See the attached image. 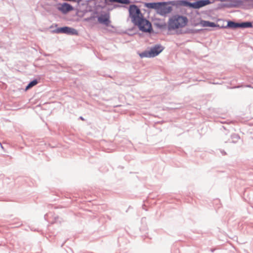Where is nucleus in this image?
<instances>
[{"instance_id":"obj_1","label":"nucleus","mask_w":253,"mask_h":253,"mask_svg":"<svg viewBox=\"0 0 253 253\" xmlns=\"http://www.w3.org/2000/svg\"><path fill=\"white\" fill-rule=\"evenodd\" d=\"M129 16L132 23L144 32H150L152 29L151 23L144 18L140 9L135 5H131L129 8Z\"/></svg>"},{"instance_id":"obj_2","label":"nucleus","mask_w":253,"mask_h":253,"mask_svg":"<svg viewBox=\"0 0 253 253\" xmlns=\"http://www.w3.org/2000/svg\"><path fill=\"white\" fill-rule=\"evenodd\" d=\"M188 23V19L187 17L176 14L170 17L167 23V28L169 32H172L177 34H182L184 32L183 29Z\"/></svg>"},{"instance_id":"obj_3","label":"nucleus","mask_w":253,"mask_h":253,"mask_svg":"<svg viewBox=\"0 0 253 253\" xmlns=\"http://www.w3.org/2000/svg\"><path fill=\"white\" fill-rule=\"evenodd\" d=\"M147 7L155 9L157 12L161 15H165L172 11V7L168 5L165 2H152L145 4Z\"/></svg>"},{"instance_id":"obj_4","label":"nucleus","mask_w":253,"mask_h":253,"mask_svg":"<svg viewBox=\"0 0 253 253\" xmlns=\"http://www.w3.org/2000/svg\"><path fill=\"white\" fill-rule=\"evenodd\" d=\"M163 50L161 45H156L151 48L149 51H145L140 54L141 57H153L158 55Z\"/></svg>"},{"instance_id":"obj_5","label":"nucleus","mask_w":253,"mask_h":253,"mask_svg":"<svg viewBox=\"0 0 253 253\" xmlns=\"http://www.w3.org/2000/svg\"><path fill=\"white\" fill-rule=\"evenodd\" d=\"M210 3L209 0H200L194 2H188L187 5L191 8L198 9Z\"/></svg>"},{"instance_id":"obj_6","label":"nucleus","mask_w":253,"mask_h":253,"mask_svg":"<svg viewBox=\"0 0 253 253\" xmlns=\"http://www.w3.org/2000/svg\"><path fill=\"white\" fill-rule=\"evenodd\" d=\"M57 9L64 14H66L73 10V6L69 3H63L58 5Z\"/></svg>"},{"instance_id":"obj_7","label":"nucleus","mask_w":253,"mask_h":253,"mask_svg":"<svg viewBox=\"0 0 253 253\" xmlns=\"http://www.w3.org/2000/svg\"><path fill=\"white\" fill-rule=\"evenodd\" d=\"M57 30L59 33H66L71 35H78V32L76 29L68 27L60 28L58 29Z\"/></svg>"},{"instance_id":"obj_8","label":"nucleus","mask_w":253,"mask_h":253,"mask_svg":"<svg viewBox=\"0 0 253 253\" xmlns=\"http://www.w3.org/2000/svg\"><path fill=\"white\" fill-rule=\"evenodd\" d=\"M200 25L203 27H219V26L215 24L214 22H211L209 21H205V20H200V22L196 24L195 25Z\"/></svg>"},{"instance_id":"obj_9","label":"nucleus","mask_w":253,"mask_h":253,"mask_svg":"<svg viewBox=\"0 0 253 253\" xmlns=\"http://www.w3.org/2000/svg\"><path fill=\"white\" fill-rule=\"evenodd\" d=\"M227 2L226 5L229 7H238L243 3L240 0H228Z\"/></svg>"},{"instance_id":"obj_10","label":"nucleus","mask_w":253,"mask_h":253,"mask_svg":"<svg viewBox=\"0 0 253 253\" xmlns=\"http://www.w3.org/2000/svg\"><path fill=\"white\" fill-rule=\"evenodd\" d=\"M98 21L99 23L108 26L110 23L109 17L107 15H101L98 18Z\"/></svg>"},{"instance_id":"obj_11","label":"nucleus","mask_w":253,"mask_h":253,"mask_svg":"<svg viewBox=\"0 0 253 253\" xmlns=\"http://www.w3.org/2000/svg\"><path fill=\"white\" fill-rule=\"evenodd\" d=\"M227 27L231 28H237L240 27V24L232 21H229L227 24Z\"/></svg>"},{"instance_id":"obj_12","label":"nucleus","mask_w":253,"mask_h":253,"mask_svg":"<svg viewBox=\"0 0 253 253\" xmlns=\"http://www.w3.org/2000/svg\"><path fill=\"white\" fill-rule=\"evenodd\" d=\"M38 84V82L37 80H35L30 82L28 85L26 87V90H28L33 86L36 85Z\"/></svg>"},{"instance_id":"obj_13","label":"nucleus","mask_w":253,"mask_h":253,"mask_svg":"<svg viewBox=\"0 0 253 253\" xmlns=\"http://www.w3.org/2000/svg\"><path fill=\"white\" fill-rule=\"evenodd\" d=\"M252 27V24L251 22H244L240 24V27L248 28Z\"/></svg>"},{"instance_id":"obj_14","label":"nucleus","mask_w":253,"mask_h":253,"mask_svg":"<svg viewBox=\"0 0 253 253\" xmlns=\"http://www.w3.org/2000/svg\"><path fill=\"white\" fill-rule=\"evenodd\" d=\"M158 26L161 28H166V24L165 23H164L161 24H158Z\"/></svg>"},{"instance_id":"obj_15","label":"nucleus","mask_w":253,"mask_h":253,"mask_svg":"<svg viewBox=\"0 0 253 253\" xmlns=\"http://www.w3.org/2000/svg\"><path fill=\"white\" fill-rule=\"evenodd\" d=\"M249 1L251 2L252 4L253 5V0H249Z\"/></svg>"}]
</instances>
